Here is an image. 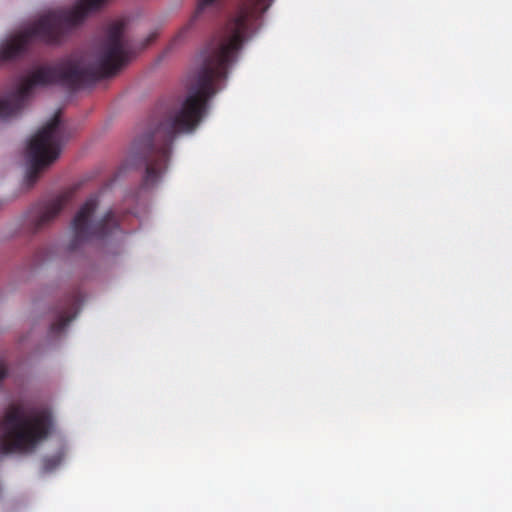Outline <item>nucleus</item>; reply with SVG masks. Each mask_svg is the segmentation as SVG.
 <instances>
[{
  "label": "nucleus",
  "mask_w": 512,
  "mask_h": 512,
  "mask_svg": "<svg viewBox=\"0 0 512 512\" xmlns=\"http://www.w3.org/2000/svg\"><path fill=\"white\" fill-rule=\"evenodd\" d=\"M124 30L125 24L122 21L114 22L108 27L93 63L87 62L82 55L71 54L52 63L34 67L14 92L0 98V119L19 115L36 88L60 85L69 90H77L99 79L115 75L129 60Z\"/></svg>",
  "instance_id": "f03ea898"
},
{
  "label": "nucleus",
  "mask_w": 512,
  "mask_h": 512,
  "mask_svg": "<svg viewBox=\"0 0 512 512\" xmlns=\"http://www.w3.org/2000/svg\"><path fill=\"white\" fill-rule=\"evenodd\" d=\"M274 0H245L238 15L224 32L215 36L201 53L202 63L187 85L184 101L161 115L132 142L127 161L144 166L143 187H154L165 173L173 141L179 133H191L206 115L210 99L221 88L229 66L236 61L245 38L259 28L260 20Z\"/></svg>",
  "instance_id": "f257e3e1"
},
{
  "label": "nucleus",
  "mask_w": 512,
  "mask_h": 512,
  "mask_svg": "<svg viewBox=\"0 0 512 512\" xmlns=\"http://www.w3.org/2000/svg\"><path fill=\"white\" fill-rule=\"evenodd\" d=\"M64 144V129L58 114L44 125L29 141L27 152L30 166L26 174L28 186H33L40 172L60 155Z\"/></svg>",
  "instance_id": "39448f33"
},
{
  "label": "nucleus",
  "mask_w": 512,
  "mask_h": 512,
  "mask_svg": "<svg viewBox=\"0 0 512 512\" xmlns=\"http://www.w3.org/2000/svg\"><path fill=\"white\" fill-rule=\"evenodd\" d=\"M70 194H62L37 204L32 211L31 225L34 232L48 226L70 202Z\"/></svg>",
  "instance_id": "423d86ee"
},
{
  "label": "nucleus",
  "mask_w": 512,
  "mask_h": 512,
  "mask_svg": "<svg viewBox=\"0 0 512 512\" xmlns=\"http://www.w3.org/2000/svg\"><path fill=\"white\" fill-rule=\"evenodd\" d=\"M63 460V453L58 452L52 456L45 457L43 459V470L45 472H51L57 468Z\"/></svg>",
  "instance_id": "1a4fd4ad"
},
{
  "label": "nucleus",
  "mask_w": 512,
  "mask_h": 512,
  "mask_svg": "<svg viewBox=\"0 0 512 512\" xmlns=\"http://www.w3.org/2000/svg\"><path fill=\"white\" fill-rule=\"evenodd\" d=\"M98 205V197L90 196L76 213L71 223L70 251H76L86 242L102 240L120 231L119 218L112 210L106 212L101 219H95Z\"/></svg>",
  "instance_id": "20e7f679"
},
{
  "label": "nucleus",
  "mask_w": 512,
  "mask_h": 512,
  "mask_svg": "<svg viewBox=\"0 0 512 512\" xmlns=\"http://www.w3.org/2000/svg\"><path fill=\"white\" fill-rule=\"evenodd\" d=\"M156 36H157V35H156L155 33H154V34H151V35L149 36V38L147 39V44L151 43V42L156 38Z\"/></svg>",
  "instance_id": "9d476101"
},
{
  "label": "nucleus",
  "mask_w": 512,
  "mask_h": 512,
  "mask_svg": "<svg viewBox=\"0 0 512 512\" xmlns=\"http://www.w3.org/2000/svg\"><path fill=\"white\" fill-rule=\"evenodd\" d=\"M51 425L47 411H27L20 403L9 405L0 420V452H32L47 438Z\"/></svg>",
  "instance_id": "7ed1b4c3"
},
{
  "label": "nucleus",
  "mask_w": 512,
  "mask_h": 512,
  "mask_svg": "<svg viewBox=\"0 0 512 512\" xmlns=\"http://www.w3.org/2000/svg\"><path fill=\"white\" fill-rule=\"evenodd\" d=\"M220 0H197V6L188 20V22L180 28L178 33L173 38V43H177L186 38L189 31L194 27L196 22L204 15L218 9Z\"/></svg>",
  "instance_id": "6e6552de"
},
{
  "label": "nucleus",
  "mask_w": 512,
  "mask_h": 512,
  "mask_svg": "<svg viewBox=\"0 0 512 512\" xmlns=\"http://www.w3.org/2000/svg\"><path fill=\"white\" fill-rule=\"evenodd\" d=\"M81 302L82 295L78 290L73 291L66 297L64 305L57 312L56 320L50 326L51 333L59 334L68 326L76 317Z\"/></svg>",
  "instance_id": "0eeeda50"
}]
</instances>
